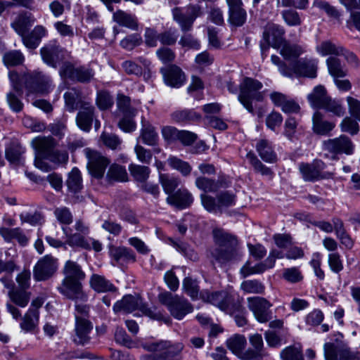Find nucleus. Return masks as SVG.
<instances>
[{
    "mask_svg": "<svg viewBox=\"0 0 360 360\" xmlns=\"http://www.w3.org/2000/svg\"><path fill=\"white\" fill-rule=\"evenodd\" d=\"M326 64L328 72L333 78L344 77L347 75V70L337 57H329L326 60Z\"/></svg>",
    "mask_w": 360,
    "mask_h": 360,
    "instance_id": "39",
    "label": "nucleus"
},
{
    "mask_svg": "<svg viewBox=\"0 0 360 360\" xmlns=\"http://www.w3.org/2000/svg\"><path fill=\"white\" fill-rule=\"evenodd\" d=\"M129 170L135 181L143 184L146 182L150 174L148 167L136 164L129 165Z\"/></svg>",
    "mask_w": 360,
    "mask_h": 360,
    "instance_id": "45",
    "label": "nucleus"
},
{
    "mask_svg": "<svg viewBox=\"0 0 360 360\" xmlns=\"http://www.w3.org/2000/svg\"><path fill=\"white\" fill-rule=\"evenodd\" d=\"M172 119L178 122H191L200 120V115L198 114L193 110H176L172 115Z\"/></svg>",
    "mask_w": 360,
    "mask_h": 360,
    "instance_id": "48",
    "label": "nucleus"
},
{
    "mask_svg": "<svg viewBox=\"0 0 360 360\" xmlns=\"http://www.w3.org/2000/svg\"><path fill=\"white\" fill-rule=\"evenodd\" d=\"M65 106L70 112L75 111L78 108H82L86 103H90L86 97L82 96L80 89L70 88L64 94Z\"/></svg>",
    "mask_w": 360,
    "mask_h": 360,
    "instance_id": "25",
    "label": "nucleus"
},
{
    "mask_svg": "<svg viewBox=\"0 0 360 360\" xmlns=\"http://www.w3.org/2000/svg\"><path fill=\"white\" fill-rule=\"evenodd\" d=\"M159 181L164 191L169 195V196H171L174 193L175 189L180 184L179 178L161 172L159 174Z\"/></svg>",
    "mask_w": 360,
    "mask_h": 360,
    "instance_id": "42",
    "label": "nucleus"
},
{
    "mask_svg": "<svg viewBox=\"0 0 360 360\" xmlns=\"http://www.w3.org/2000/svg\"><path fill=\"white\" fill-rule=\"evenodd\" d=\"M113 20L121 26L132 30H136L139 27L138 20L134 15L118 10L113 13Z\"/></svg>",
    "mask_w": 360,
    "mask_h": 360,
    "instance_id": "34",
    "label": "nucleus"
},
{
    "mask_svg": "<svg viewBox=\"0 0 360 360\" xmlns=\"http://www.w3.org/2000/svg\"><path fill=\"white\" fill-rule=\"evenodd\" d=\"M280 53L287 60L292 61L295 63L300 55H302L304 50V49L295 44H290L285 41L281 46Z\"/></svg>",
    "mask_w": 360,
    "mask_h": 360,
    "instance_id": "36",
    "label": "nucleus"
},
{
    "mask_svg": "<svg viewBox=\"0 0 360 360\" xmlns=\"http://www.w3.org/2000/svg\"><path fill=\"white\" fill-rule=\"evenodd\" d=\"M183 290L193 300L197 299L199 293V286L195 280L186 277L183 281Z\"/></svg>",
    "mask_w": 360,
    "mask_h": 360,
    "instance_id": "56",
    "label": "nucleus"
},
{
    "mask_svg": "<svg viewBox=\"0 0 360 360\" xmlns=\"http://www.w3.org/2000/svg\"><path fill=\"white\" fill-rule=\"evenodd\" d=\"M282 17L285 23L289 26H299L302 23L300 14L293 9H288L282 11Z\"/></svg>",
    "mask_w": 360,
    "mask_h": 360,
    "instance_id": "60",
    "label": "nucleus"
},
{
    "mask_svg": "<svg viewBox=\"0 0 360 360\" xmlns=\"http://www.w3.org/2000/svg\"><path fill=\"white\" fill-rule=\"evenodd\" d=\"M316 50L323 56L327 55L340 56V54H343V47L337 46L330 41H322L316 46Z\"/></svg>",
    "mask_w": 360,
    "mask_h": 360,
    "instance_id": "46",
    "label": "nucleus"
},
{
    "mask_svg": "<svg viewBox=\"0 0 360 360\" xmlns=\"http://www.w3.org/2000/svg\"><path fill=\"white\" fill-rule=\"evenodd\" d=\"M321 108L338 117H342L345 114V108L341 102L338 100L333 99L330 96Z\"/></svg>",
    "mask_w": 360,
    "mask_h": 360,
    "instance_id": "52",
    "label": "nucleus"
},
{
    "mask_svg": "<svg viewBox=\"0 0 360 360\" xmlns=\"http://www.w3.org/2000/svg\"><path fill=\"white\" fill-rule=\"evenodd\" d=\"M246 158L256 172H259L263 176L272 177L273 172L269 167L263 165L253 153H248Z\"/></svg>",
    "mask_w": 360,
    "mask_h": 360,
    "instance_id": "49",
    "label": "nucleus"
},
{
    "mask_svg": "<svg viewBox=\"0 0 360 360\" xmlns=\"http://www.w3.org/2000/svg\"><path fill=\"white\" fill-rule=\"evenodd\" d=\"M110 254L115 261H132L135 262L136 257L133 251L125 247H112L110 248Z\"/></svg>",
    "mask_w": 360,
    "mask_h": 360,
    "instance_id": "44",
    "label": "nucleus"
},
{
    "mask_svg": "<svg viewBox=\"0 0 360 360\" xmlns=\"http://www.w3.org/2000/svg\"><path fill=\"white\" fill-rule=\"evenodd\" d=\"M240 288L245 293L262 294L264 292V285L258 280H247L240 284Z\"/></svg>",
    "mask_w": 360,
    "mask_h": 360,
    "instance_id": "51",
    "label": "nucleus"
},
{
    "mask_svg": "<svg viewBox=\"0 0 360 360\" xmlns=\"http://www.w3.org/2000/svg\"><path fill=\"white\" fill-rule=\"evenodd\" d=\"M165 83L174 88H179L186 82V75L176 65H169L160 69Z\"/></svg>",
    "mask_w": 360,
    "mask_h": 360,
    "instance_id": "23",
    "label": "nucleus"
},
{
    "mask_svg": "<svg viewBox=\"0 0 360 360\" xmlns=\"http://www.w3.org/2000/svg\"><path fill=\"white\" fill-rule=\"evenodd\" d=\"M63 232L66 235L65 243L72 248H79L84 250L93 249L96 252L102 250V243L92 238H86L84 236L79 233H66V229L63 228Z\"/></svg>",
    "mask_w": 360,
    "mask_h": 360,
    "instance_id": "17",
    "label": "nucleus"
},
{
    "mask_svg": "<svg viewBox=\"0 0 360 360\" xmlns=\"http://www.w3.org/2000/svg\"><path fill=\"white\" fill-rule=\"evenodd\" d=\"M284 30L279 25L275 24H268L263 33V39L265 42L261 43V49L263 51L266 50L269 46L274 48H279L285 41L283 35Z\"/></svg>",
    "mask_w": 360,
    "mask_h": 360,
    "instance_id": "19",
    "label": "nucleus"
},
{
    "mask_svg": "<svg viewBox=\"0 0 360 360\" xmlns=\"http://www.w3.org/2000/svg\"><path fill=\"white\" fill-rule=\"evenodd\" d=\"M65 276L59 291L68 299L76 302H86L87 295L84 292L82 281L86 277L80 265L76 262L68 260L63 267Z\"/></svg>",
    "mask_w": 360,
    "mask_h": 360,
    "instance_id": "1",
    "label": "nucleus"
},
{
    "mask_svg": "<svg viewBox=\"0 0 360 360\" xmlns=\"http://www.w3.org/2000/svg\"><path fill=\"white\" fill-rule=\"evenodd\" d=\"M283 257L284 255L281 251L272 249L264 261L259 262L255 266H251L250 262H247L240 269V273L243 278L252 274H262L275 266L276 259H281Z\"/></svg>",
    "mask_w": 360,
    "mask_h": 360,
    "instance_id": "12",
    "label": "nucleus"
},
{
    "mask_svg": "<svg viewBox=\"0 0 360 360\" xmlns=\"http://www.w3.org/2000/svg\"><path fill=\"white\" fill-rule=\"evenodd\" d=\"M249 342L251 345L248 350V360H259L265 355L264 342L262 335L255 333L250 335Z\"/></svg>",
    "mask_w": 360,
    "mask_h": 360,
    "instance_id": "29",
    "label": "nucleus"
},
{
    "mask_svg": "<svg viewBox=\"0 0 360 360\" xmlns=\"http://www.w3.org/2000/svg\"><path fill=\"white\" fill-rule=\"evenodd\" d=\"M105 180L110 184L127 182L129 176L125 167L116 163L112 164L107 172Z\"/></svg>",
    "mask_w": 360,
    "mask_h": 360,
    "instance_id": "33",
    "label": "nucleus"
},
{
    "mask_svg": "<svg viewBox=\"0 0 360 360\" xmlns=\"http://www.w3.org/2000/svg\"><path fill=\"white\" fill-rule=\"evenodd\" d=\"M46 33L47 30L44 26L37 25L31 32H27L21 37L22 43L27 49H35Z\"/></svg>",
    "mask_w": 360,
    "mask_h": 360,
    "instance_id": "28",
    "label": "nucleus"
},
{
    "mask_svg": "<svg viewBox=\"0 0 360 360\" xmlns=\"http://www.w3.org/2000/svg\"><path fill=\"white\" fill-rule=\"evenodd\" d=\"M326 360H360L359 352H352L348 347L327 342L324 345Z\"/></svg>",
    "mask_w": 360,
    "mask_h": 360,
    "instance_id": "16",
    "label": "nucleus"
},
{
    "mask_svg": "<svg viewBox=\"0 0 360 360\" xmlns=\"http://www.w3.org/2000/svg\"><path fill=\"white\" fill-rule=\"evenodd\" d=\"M230 184V181L224 176H219L217 179L201 176L195 181V186L205 193H214L220 188H227Z\"/></svg>",
    "mask_w": 360,
    "mask_h": 360,
    "instance_id": "22",
    "label": "nucleus"
},
{
    "mask_svg": "<svg viewBox=\"0 0 360 360\" xmlns=\"http://www.w3.org/2000/svg\"><path fill=\"white\" fill-rule=\"evenodd\" d=\"M130 101L129 97L119 94L117 101V108L123 115H136V110L131 107Z\"/></svg>",
    "mask_w": 360,
    "mask_h": 360,
    "instance_id": "55",
    "label": "nucleus"
},
{
    "mask_svg": "<svg viewBox=\"0 0 360 360\" xmlns=\"http://www.w3.org/2000/svg\"><path fill=\"white\" fill-rule=\"evenodd\" d=\"M57 269V260L50 255H46L35 264L33 270L36 281H45L51 277Z\"/></svg>",
    "mask_w": 360,
    "mask_h": 360,
    "instance_id": "18",
    "label": "nucleus"
},
{
    "mask_svg": "<svg viewBox=\"0 0 360 360\" xmlns=\"http://www.w3.org/2000/svg\"><path fill=\"white\" fill-rule=\"evenodd\" d=\"M141 123L142 127L138 140H141L143 143L150 146L158 145L159 138L155 127L149 122H146L143 118H142Z\"/></svg>",
    "mask_w": 360,
    "mask_h": 360,
    "instance_id": "30",
    "label": "nucleus"
},
{
    "mask_svg": "<svg viewBox=\"0 0 360 360\" xmlns=\"http://www.w3.org/2000/svg\"><path fill=\"white\" fill-rule=\"evenodd\" d=\"M159 301L165 305L171 315L176 319L181 320L193 310L192 304L184 297L164 292L159 295Z\"/></svg>",
    "mask_w": 360,
    "mask_h": 360,
    "instance_id": "5",
    "label": "nucleus"
},
{
    "mask_svg": "<svg viewBox=\"0 0 360 360\" xmlns=\"http://www.w3.org/2000/svg\"><path fill=\"white\" fill-rule=\"evenodd\" d=\"M167 200H172V202H192L193 198L187 189L179 188L171 196H168Z\"/></svg>",
    "mask_w": 360,
    "mask_h": 360,
    "instance_id": "59",
    "label": "nucleus"
},
{
    "mask_svg": "<svg viewBox=\"0 0 360 360\" xmlns=\"http://www.w3.org/2000/svg\"><path fill=\"white\" fill-rule=\"evenodd\" d=\"M136 309H139L144 315L153 319L160 320L162 319V315L160 312L156 311L155 309H152L143 305L142 300L136 295H125L113 306V310L115 313L120 311L131 313Z\"/></svg>",
    "mask_w": 360,
    "mask_h": 360,
    "instance_id": "6",
    "label": "nucleus"
},
{
    "mask_svg": "<svg viewBox=\"0 0 360 360\" xmlns=\"http://www.w3.org/2000/svg\"><path fill=\"white\" fill-rule=\"evenodd\" d=\"M323 150L333 154L352 155L354 153V145L352 140L345 135L338 138L330 139L323 142Z\"/></svg>",
    "mask_w": 360,
    "mask_h": 360,
    "instance_id": "14",
    "label": "nucleus"
},
{
    "mask_svg": "<svg viewBox=\"0 0 360 360\" xmlns=\"http://www.w3.org/2000/svg\"><path fill=\"white\" fill-rule=\"evenodd\" d=\"M312 122L314 132L321 136L328 135L335 127V122L325 120L323 115L318 111L314 114Z\"/></svg>",
    "mask_w": 360,
    "mask_h": 360,
    "instance_id": "32",
    "label": "nucleus"
},
{
    "mask_svg": "<svg viewBox=\"0 0 360 360\" xmlns=\"http://www.w3.org/2000/svg\"><path fill=\"white\" fill-rule=\"evenodd\" d=\"M200 298L229 314H234L244 309L239 302L235 301L234 295L228 291H202L200 292Z\"/></svg>",
    "mask_w": 360,
    "mask_h": 360,
    "instance_id": "3",
    "label": "nucleus"
},
{
    "mask_svg": "<svg viewBox=\"0 0 360 360\" xmlns=\"http://www.w3.org/2000/svg\"><path fill=\"white\" fill-rule=\"evenodd\" d=\"M169 165L180 172L184 176H188L191 172V167L185 161L176 158L169 157L167 160Z\"/></svg>",
    "mask_w": 360,
    "mask_h": 360,
    "instance_id": "53",
    "label": "nucleus"
},
{
    "mask_svg": "<svg viewBox=\"0 0 360 360\" xmlns=\"http://www.w3.org/2000/svg\"><path fill=\"white\" fill-rule=\"evenodd\" d=\"M94 76V72L91 68L80 66L77 68L74 80L81 83H88Z\"/></svg>",
    "mask_w": 360,
    "mask_h": 360,
    "instance_id": "57",
    "label": "nucleus"
},
{
    "mask_svg": "<svg viewBox=\"0 0 360 360\" xmlns=\"http://www.w3.org/2000/svg\"><path fill=\"white\" fill-rule=\"evenodd\" d=\"M328 263L329 267L334 273H339L343 269V263L338 252H332L328 255Z\"/></svg>",
    "mask_w": 360,
    "mask_h": 360,
    "instance_id": "63",
    "label": "nucleus"
},
{
    "mask_svg": "<svg viewBox=\"0 0 360 360\" xmlns=\"http://www.w3.org/2000/svg\"><path fill=\"white\" fill-rule=\"evenodd\" d=\"M326 164L321 160H315L311 163H300V172L302 178L307 181H315L320 179H328L333 177V174L324 172Z\"/></svg>",
    "mask_w": 360,
    "mask_h": 360,
    "instance_id": "10",
    "label": "nucleus"
},
{
    "mask_svg": "<svg viewBox=\"0 0 360 360\" xmlns=\"http://www.w3.org/2000/svg\"><path fill=\"white\" fill-rule=\"evenodd\" d=\"M93 329L92 323L85 319L75 315V328L73 341L80 345L87 344L90 340V333Z\"/></svg>",
    "mask_w": 360,
    "mask_h": 360,
    "instance_id": "24",
    "label": "nucleus"
},
{
    "mask_svg": "<svg viewBox=\"0 0 360 360\" xmlns=\"http://www.w3.org/2000/svg\"><path fill=\"white\" fill-rule=\"evenodd\" d=\"M39 312H34L28 309L22 318L20 326L25 332H32L37 327L39 323Z\"/></svg>",
    "mask_w": 360,
    "mask_h": 360,
    "instance_id": "41",
    "label": "nucleus"
},
{
    "mask_svg": "<svg viewBox=\"0 0 360 360\" xmlns=\"http://www.w3.org/2000/svg\"><path fill=\"white\" fill-rule=\"evenodd\" d=\"M84 152L88 159L87 168L89 174L98 179L103 178L110 160L101 153L90 148H85Z\"/></svg>",
    "mask_w": 360,
    "mask_h": 360,
    "instance_id": "11",
    "label": "nucleus"
},
{
    "mask_svg": "<svg viewBox=\"0 0 360 360\" xmlns=\"http://www.w3.org/2000/svg\"><path fill=\"white\" fill-rule=\"evenodd\" d=\"M8 295L14 304L20 307H25L30 301L31 293L26 290L15 288L8 290Z\"/></svg>",
    "mask_w": 360,
    "mask_h": 360,
    "instance_id": "43",
    "label": "nucleus"
},
{
    "mask_svg": "<svg viewBox=\"0 0 360 360\" xmlns=\"http://www.w3.org/2000/svg\"><path fill=\"white\" fill-rule=\"evenodd\" d=\"M34 22V20L30 15L21 14L16 18L11 25L15 31L22 37L29 31Z\"/></svg>",
    "mask_w": 360,
    "mask_h": 360,
    "instance_id": "40",
    "label": "nucleus"
},
{
    "mask_svg": "<svg viewBox=\"0 0 360 360\" xmlns=\"http://www.w3.org/2000/svg\"><path fill=\"white\" fill-rule=\"evenodd\" d=\"M4 63L6 66H15L21 64L24 60V56L19 51H12L4 55Z\"/></svg>",
    "mask_w": 360,
    "mask_h": 360,
    "instance_id": "58",
    "label": "nucleus"
},
{
    "mask_svg": "<svg viewBox=\"0 0 360 360\" xmlns=\"http://www.w3.org/2000/svg\"><path fill=\"white\" fill-rule=\"evenodd\" d=\"M101 140L104 146L112 150L117 149L121 144V140L113 134L103 132L101 135Z\"/></svg>",
    "mask_w": 360,
    "mask_h": 360,
    "instance_id": "62",
    "label": "nucleus"
},
{
    "mask_svg": "<svg viewBox=\"0 0 360 360\" xmlns=\"http://www.w3.org/2000/svg\"><path fill=\"white\" fill-rule=\"evenodd\" d=\"M174 20L178 22L183 32H188L192 29L195 20L202 15L200 6L189 4L186 6V13L184 14L181 9L176 7L172 9Z\"/></svg>",
    "mask_w": 360,
    "mask_h": 360,
    "instance_id": "9",
    "label": "nucleus"
},
{
    "mask_svg": "<svg viewBox=\"0 0 360 360\" xmlns=\"http://www.w3.org/2000/svg\"><path fill=\"white\" fill-rule=\"evenodd\" d=\"M112 97L106 91H98L96 98V103L101 110H107L113 105Z\"/></svg>",
    "mask_w": 360,
    "mask_h": 360,
    "instance_id": "54",
    "label": "nucleus"
},
{
    "mask_svg": "<svg viewBox=\"0 0 360 360\" xmlns=\"http://www.w3.org/2000/svg\"><path fill=\"white\" fill-rule=\"evenodd\" d=\"M90 287L98 293L114 292L116 287L104 276L94 274L89 279Z\"/></svg>",
    "mask_w": 360,
    "mask_h": 360,
    "instance_id": "31",
    "label": "nucleus"
},
{
    "mask_svg": "<svg viewBox=\"0 0 360 360\" xmlns=\"http://www.w3.org/2000/svg\"><path fill=\"white\" fill-rule=\"evenodd\" d=\"M213 236L217 248L211 251V255L217 262L226 264L240 257L238 240L234 236L221 229H214Z\"/></svg>",
    "mask_w": 360,
    "mask_h": 360,
    "instance_id": "2",
    "label": "nucleus"
},
{
    "mask_svg": "<svg viewBox=\"0 0 360 360\" xmlns=\"http://www.w3.org/2000/svg\"><path fill=\"white\" fill-rule=\"evenodd\" d=\"M160 360H183L184 345L180 342L172 344L168 341L156 342Z\"/></svg>",
    "mask_w": 360,
    "mask_h": 360,
    "instance_id": "21",
    "label": "nucleus"
},
{
    "mask_svg": "<svg viewBox=\"0 0 360 360\" xmlns=\"http://www.w3.org/2000/svg\"><path fill=\"white\" fill-rule=\"evenodd\" d=\"M327 91L322 85L314 87L312 92L307 96L310 105L314 108H321L328 98Z\"/></svg>",
    "mask_w": 360,
    "mask_h": 360,
    "instance_id": "35",
    "label": "nucleus"
},
{
    "mask_svg": "<svg viewBox=\"0 0 360 360\" xmlns=\"http://www.w3.org/2000/svg\"><path fill=\"white\" fill-rule=\"evenodd\" d=\"M246 345L245 337L239 334L230 337L226 342L228 349L241 360H248V350L245 349Z\"/></svg>",
    "mask_w": 360,
    "mask_h": 360,
    "instance_id": "26",
    "label": "nucleus"
},
{
    "mask_svg": "<svg viewBox=\"0 0 360 360\" xmlns=\"http://www.w3.org/2000/svg\"><path fill=\"white\" fill-rule=\"evenodd\" d=\"M66 186L71 192L77 194L83 188L82 177L78 168L74 167L68 174Z\"/></svg>",
    "mask_w": 360,
    "mask_h": 360,
    "instance_id": "38",
    "label": "nucleus"
},
{
    "mask_svg": "<svg viewBox=\"0 0 360 360\" xmlns=\"http://www.w3.org/2000/svg\"><path fill=\"white\" fill-rule=\"evenodd\" d=\"M40 53L43 60L47 65L56 68L67 56V52L56 41H50L43 46Z\"/></svg>",
    "mask_w": 360,
    "mask_h": 360,
    "instance_id": "15",
    "label": "nucleus"
},
{
    "mask_svg": "<svg viewBox=\"0 0 360 360\" xmlns=\"http://www.w3.org/2000/svg\"><path fill=\"white\" fill-rule=\"evenodd\" d=\"M35 149L38 152L39 155H43L45 158H50V156H58V160L65 162L68 159V156L65 153H60L53 151L55 146L54 139L52 137H38L32 141Z\"/></svg>",
    "mask_w": 360,
    "mask_h": 360,
    "instance_id": "20",
    "label": "nucleus"
},
{
    "mask_svg": "<svg viewBox=\"0 0 360 360\" xmlns=\"http://www.w3.org/2000/svg\"><path fill=\"white\" fill-rule=\"evenodd\" d=\"M24 153V149L18 143H11L5 150L6 158L11 163H18L21 160V156Z\"/></svg>",
    "mask_w": 360,
    "mask_h": 360,
    "instance_id": "47",
    "label": "nucleus"
},
{
    "mask_svg": "<svg viewBox=\"0 0 360 360\" xmlns=\"http://www.w3.org/2000/svg\"><path fill=\"white\" fill-rule=\"evenodd\" d=\"M257 151L260 158L266 162H275L276 155L274 151L271 143L266 139L258 141L256 145Z\"/></svg>",
    "mask_w": 360,
    "mask_h": 360,
    "instance_id": "37",
    "label": "nucleus"
},
{
    "mask_svg": "<svg viewBox=\"0 0 360 360\" xmlns=\"http://www.w3.org/2000/svg\"><path fill=\"white\" fill-rule=\"evenodd\" d=\"M22 80L30 94L48 93L51 87L50 77L38 71L25 74Z\"/></svg>",
    "mask_w": 360,
    "mask_h": 360,
    "instance_id": "8",
    "label": "nucleus"
},
{
    "mask_svg": "<svg viewBox=\"0 0 360 360\" xmlns=\"http://www.w3.org/2000/svg\"><path fill=\"white\" fill-rule=\"evenodd\" d=\"M317 62L314 60L306 58L300 59L292 63L290 66H282L281 73L288 77H307L314 78L316 77Z\"/></svg>",
    "mask_w": 360,
    "mask_h": 360,
    "instance_id": "7",
    "label": "nucleus"
},
{
    "mask_svg": "<svg viewBox=\"0 0 360 360\" xmlns=\"http://www.w3.org/2000/svg\"><path fill=\"white\" fill-rule=\"evenodd\" d=\"M262 86L259 81L250 77H245L240 84L238 101L251 113L254 112L252 101H262L264 98L263 93L259 91Z\"/></svg>",
    "mask_w": 360,
    "mask_h": 360,
    "instance_id": "4",
    "label": "nucleus"
},
{
    "mask_svg": "<svg viewBox=\"0 0 360 360\" xmlns=\"http://www.w3.org/2000/svg\"><path fill=\"white\" fill-rule=\"evenodd\" d=\"M229 14L230 23L235 26H242L246 21L247 13L242 6L229 9Z\"/></svg>",
    "mask_w": 360,
    "mask_h": 360,
    "instance_id": "50",
    "label": "nucleus"
},
{
    "mask_svg": "<svg viewBox=\"0 0 360 360\" xmlns=\"http://www.w3.org/2000/svg\"><path fill=\"white\" fill-rule=\"evenodd\" d=\"M283 360H303L300 349L295 347H288L281 354Z\"/></svg>",
    "mask_w": 360,
    "mask_h": 360,
    "instance_id": "64",
    "label": "nucleus"
},
{
    "mask_svg": "<svg viewBox=\"0 0 360 360\" xmlns=\"http://www.w3.org/2000/svg\"><path fill=\"white\" fill-rule=\"evenodd\" d=\"M341 131L351 135L356 134L359 131V125L350 117H345L340 124Z\"/></svg>",
    "mask_w": 360,
    "mask_h": 360,
    "instance_id": "61",
    "label": "nucleus"
},
{
    "mask_svg": "<svg viewBox=\"0 0 360 360\" xmlns=\"http://www.w3.org/2000/svg\"><path fill=\"white\" fill-rule=\"evenodd\" d=\"M95 108L91 103H86L80 108L76 117L77 126L84 131H89L91 129L94 118Z\"/></svg>",
    "mask_w": 360,
    "mask_h": 360,
    "instance_id": "27",
    "label": "nucleus"
},
{
    "mask_svg": "<svg viewBox=\"0 0 360 360\" xmlns=\"http://www.w3.org/2000/svg\"><path fill=\"white\" fill-rule=\"evenodd\" d=\"M248 307L260 323H266L271 319L270 308L272 304L264 297H251L247 299Z\"/></svg>",
    "mask_w": 360,
    "mask_h": 360,
    "instance_id": "13",
    "label": "nucleus"
}]
</instances>
